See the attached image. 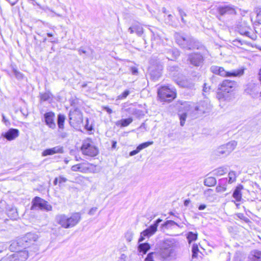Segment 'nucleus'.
I'll return each instance as SVG.
<instances>
[{"label": "nucleus", "mask_w": 261, "mask_h": 261, "mask_svg": "<svg viewBox=\"0 0 261 261\" xmlns=\"http://www.w3.org/2000/svg\"><path fill=\"white\" fill-rule=\"evenodd\" d=\"M178 116L180 119V124L184 126L187 116L196 117L198 115H201L208 112L211 109V105L208 99L201 101L198 106L194 107L192 103L189 102H184L179 107Z\"/></svg>", "instance_id": "obj_1"}, {"label": "nucleus", "mask_w": 261, "mask_h": 261, "mask_svg": "<svg viewBox=\"0 0 261 261\" xmlns=\"http://www.w3.org/2000/svg\"><path fill=\"white\" fill-rule=\"evenodd\" d=\"M236 88V83L234 82L225 80L222 83L217 94V98L221 107H223L221 104L222 102L230 101L234 98Z\"/></svg>", "instance_id": "obj_2"}, {"label": "nucleus", "mask_w": 261, "mask_h": 261, "mask_svg": "<svg viewBox=\"0 0 261 261\" xmlns=\"http://www.w3.org/2000/svg\"><path fill=\"white\" fill-rule=\"evenodd\" d=\"M83 154L91 157L95 156L98 153V149L95 145L91 139L87 138L84 140L81 147Z\"/></svg>", "instance_id": "obj_3"}, {"label": "nucleus", "mask_w": 261, "mask_h": 261, "mask_svg": "<svg viewBox=\"0 0 261 261\" xmlns=\"http://www.w3.org/2000/svg\"><path fill=\"white\" fill-rule=\"evenodd\" d=\"M176 95L175 89L171 86H164L158 90V96L163 101H171Z\"/></svg>", "instance_id": "obj_4"}, {"label": "nucleus", "mask_w": 261, "mask_h": 261, "mask_svg": "<svg viewBox=\"0 0 261 261\" xmlns=\"http://www.w3.org/2000/svg\"><path fill=\"white\" fill-rule=\"evenodd\" d=\"M237 145V143L234 141L229 142L219 146L215 150L214 153L218 156H227L235 149Z\"/></svg>", "instance_id": "obj_5"}, {"label": "nucleus", "mask_w": 261, "mask_h": 261, "mask_svg": "<svg viewBox=\"0 0 261 261\" xmlns=\"http://www.w3.org/2000/svg\"><path fill=\"white\" fill-rule=\"evenodd\" d=\"M211 70L213 73L222 76H237L242 75L244 73L243 69H240L232 72H227L223 68L217 66H212L211 67Z\"/></svg>", "instance_id": "obj_6"}, {"label": "nucleus", "mask_w": 261, "mask_h": 261, "mask_svg": "<svg viewBox=\"0 0 261 261\" xmlns=\"http://www.w3.org/2000/svg\"><path fill=\"white\" fill-rule=\"evenodd\" d=\"M38 239V237L36 234L34 233H28L23 238L13 241L11 244V247L12 248L16 243H20V246H24V247H26L30 244H33Z\"/></svg>", "instance_id": "obj_7"}, {"label": "nucleus", "mask_w": 261, "mask_h": 261, "mask_svg": "<svg viewBox=\"0 0 261 261\" xmlns=\"http://www.w3.org/2000/svg\"><path fill=\"white\" fill-rule=\"evenodd\" d=\"M96 166L88 162H84L73 165L71 169L74 172H80L83 173H93L95 171Z\"/></svg>", "instance_id": "obj_8"}, {"label": "nucleus", "mask_w": 261, "mask_h": 261, "mask_svg": "<svg viewBox=\"0 0 261 261\" xmlns=\"http://www.w3.org/2000/svg\"><path fill=\"white\" fill-rule=\"evenodd\" d=\"M29 256L27 251H18L11 255L5 256L2 261H25Z\"/></svg>", "instance_id": "obj_9"}, {"label": "nucleus", "mask_w": 261, "mask_h": 261, "mask_svg": "<svg viewBox=\"0 0 261 261\" xmlns=\"http://www.w3.org/2000/svg\"><path fill=\"white\" fill-rule=\"evenodd\" d=\"M175 39L177 43L183 48L191 49L195 47L193 44L194 41L190 37H186L179 34H176Z\"/></svg>", "instance_id": "obj_10"}, {"label": "nucleus", "mask_w": 261, "mask_h": 261, "mask_svg": "<svg viewBox=\"0 0 261 261\" xmlns=\"http://www.w3.org/2000/svg\"><path fill=\"white\" fill-rule=\"evenodd\" d=\"M32 209H41L50 211L51 210V206L46 201L39 197H36L33 201Z\"/></svg>", "instance_id": "obj_11"}, {"label": "nucleus", "mask_w": 261, "mask_h": 261, "mask_svg": "<svg viewBox=\"0 0 261 261\" xmlns=\"http://www.w3.org/2000/svg\"><path fill=\"white\" fill-rule=\"evenodd\" d=\"M81 219V216L79 213H74L70 216H67L68 228L75 226L79 223Z\"/></svg>", "instance_id": "obj_12"}, {"label": "nucleus", "mask_w": 261, "mask_h": 261, "mask_svg": "<svg viewBox=\"0 0 261 261\" xmlns=\"http://www.w3.org/2000/svg\"><path fill=\"white\" fill-rule=\"evenodd\" d=\"M45 124L50 128L54 129L56 127L55 122V115L52 112L46 113L44 115Z\"/></svg>", "instance_id": "obj_13"}, {"label": "nucleus", "mask_w": 261, "mask_h": 261, "mask_svg": "<svg viewBox=\"0 0 261 261\" xmlns=\"http://www.w3.org/2000/svg\"><path fill=\"white\" fill-rule=\"evenodd\" d=\"M69 116L70 120L75 123H81L83 121V114L78 109L71 110Z\"/></svg>", "instance_id": "obj_14"}, {"label": "nucleus", "mask_w": 261, "mask_h": 261, "mask_svg": "<svg viewBox=\"0 0 261 261\" xmlns=\"http://www.w3.org/2000/svg\"><path fill=\"white\" fill-rule=\"evenodd\" d=\"M155 226L151 225L149 228H147L145 230L143 231L140 233V237L139 239V243L143 241L145 239V237H149L152 236L156 231Z\"/></svg>", "instance_id": "obj_15"}, {"label": "nucleus", "mask_w": 261, "mask_h": 261, "mask_svg": "<svg viewBox=\"0 0 261 261\" xmlns=\"http://www.w3.org/2000/svg\"><path fill=\"white\" fill-rule=\"evenodd\" d=\"M191 63L195 66H199L203 61V57L197 53L192 54L189 56Z\"/></svg>", "instance_id": "obj_16"}, {"label": "nucleus", "mask_w": 261, "mask_h": 261, "mask_svg": "<svg viewBox=\"0 0 261 261\" xmlns=\"http://www.w3.org/2000/svg\"><path fill=\"white\" fill-rule=\"evenodd\" d=\"M63 149L62 147L60 146H56L51 148L47 149L44 150L42 153V155L43 156H45L49 155H53L55 153H63Z\"/></svg>", "instance_id": "obj_17"}, {"label": "nucleus", "mask_w": 261, "mask_h": 261, "mask_svg": "<svg viewBox=\"0 0 261 261\" xmlns=\"http://www.w3.org/2000/svg\"><path fill=\"white\" fill-rule=\"evenodd\" d=\"M55 220L56 222L62 227L68 228L67 215L65 214L58 215L56 216Z\"/></svg>", "instance_id": "obj_18"}, {"label": "nucleus", "mask_w": 261, "mask_h": 261, "mask_svg": "<svg viewBox=\"0 0 261 261\" xmlns=\"http://www.w3.org/2000/svg\"><path fill=\"white\" fill-rule=\"evenodd\" d=\"M18 134L19 131L18 129L11 128L4 135V136L8 140L11 141L17 138L18 136Z\"/></svg>", "instance_id": "obj_19"}, {"label": "nucleus", "mask_w": 261, "mask_h": 261, "mask_svg": "<svg viewBox=\"0 0 261 261\" xmlns=\"http://www.w3.org/2000/svg\"><path fill=\"white\" fill-rule=\"evenodd\" d=\"M174 246L175 242L173 239H166L163 242L161 247L174 251Z\"/></svg>", "instance_id": "obj_20"}, {"label": "nucleus", "mask_w": 261, "mask_h": 261, "mask_svg": "<svg viewBox=\"0 0 261 261\" xmlns=\"http://www.w3.org/2000/svg\"><path fill=\"white\" fill-rule=\"evenodd\" d=\"M173 251V250L161 247L160 250V255L163 259H166L171 256Z\"/></svg>", "instance_id": "obj_21"}, {"label": "nucleus", "mask_w": 261, "mask_h": 261, "mask_svg": "<svg viewBox=\"0 0 261 261\" xmlns=\"http://www.w3.org/2000/svg\"><path fill=\"white\" fill-rule=\"evenodd\" d=\"M179 55V53L178 50L177 49H170L167 53V58L169 60H173Z\"/></svg>", "instance_id": "obj_22"}, {"label": "nucleus", "mask_w": 261, "mask_h": 261, "mask_svg": "<svg viewBox=\"0 0 261 261\" xmlns=\"http://www.w3.org/2000/svg\"><path fill=\"white\" fill-rule=\"evenodd\" d=\"M250 261H261V251L254 250L249 256Z\"/></svg>", "instance_id": "obj_23"}, {"label": "nucleus", "mask_w": 261, "mask_h": 261, "mask_svg": "<svg viewBox=\"0 0 261 261\" xmlns=\"http://www.w3.org/2000/svg\"><path fill=\"white\" fill-rule=\"evenodd\" d=\"M234 9L230 6H226L219 8V12L221 15H224L226 13L231 14L234 12Z\"/></svg>", "instance_id": "obj_24"}, {"label": "nucleus", "mask_w": 261, "mask_h": 261, "mask_svg": "<svg viewBox=\"0 0 261 261\" xmlns=\"http://www.w3.org/2000/svg\"><path fill=\"white\" fill-rule=\"evenodd\" d=\"M133 122V118L131 117L126 118V119H122L119 121H118L116 124V125H120L121 127H125L128 126L129 124H130Z\"/></svg>", "instance_id": "obj_25"}, {"label": "nucleus", "mask_w": 261, "mask_h": 261, "mask_svg": "<svg viewBox=\"0 0 261 261\" xmlns=\"http://www.w3.org/2000/svg\"><path fill=\"white\" fill-rule=\"evenodd\" d=\"M242 189V186L237 187L233 193V197L237 201H240L242 198L241 190Z\"/></svg>", "instance_id": "obj_26"}, {"label": "nucleus", "mask_w": 261, "mask_h": 261, "mask_svg": "<svg viewBox=\"0 0 261 261\" xmlns=\"http://www.w3.org/2000/svg\"><path fill=\"white\" fill-rule=\"evenodd\" d=\"M150 247L148 243H141L138 246V251L140 253L145 254L149 250Z\"/></svg>", "instance_id": "obj_27"}, {"label": "nucleus", "mask_w": 261, "mask_h": 261, "mask_svg": "<svg viewBox=\"0 0 261 261\" xmlns=\"http://www.w3.org/2000/svg\"><path fill=\"white\" fill-rule=\"evenodd\" d=\"M227 170L226 168H224L223 167H220L214 170L213 171V174L214 175L219 176L224 175L227 172Z\"/></svg>", "instance_id": "obj_28"}, {"label": "nucleus", "mask_w": 261, "mask_h": 261, "mask_svg": "<svg viewBox=\"0 0 261 261\" xmlns=\"http://www.w3.org/2000/svg\"><path fill=\"white\" fill-rule=\"evenodd\" d=\"M8 216L9 217H10V218H11L12 219H13V220L17 219L18 217L17 210L15 208H11L8 212Z\"/></svg>", "instance_id": "obj_29"}, {"label": "nucleus", "mask_w": 261, "mask_h": 261, "mask_svg": "<svg viewBox=\"0 0 261 261\" xmlns=\"http://www.w3.org/2000/svg\"><path fill=\"white\" fill-rule=\"evenodd\" d=\"M204 185L208 187L214 186L216 184V180L213 177H208L204 180Z\"/></svg>", "instance_id": "obj_30"}, {"label": "nucleus", "mask_w": 261, "mask_h": 261, "mask_svg": "<svg viewBox=\"0 0 261 261\" xmlns=\"http://www.w3.org/2000/svg\"><path fill=\"white\" fill-rule=\"evenodd\" d=\"M65 117L64 115L59 114L58 116V125L60 128H63Z\"/></svg>", "instance_id": "obj_31"}, {"label": "nucleus", "mask_w": 261, "mask_h": 261, "mask_svg": "<svg viewBox=\"0 0 261 261\" xmlns=\"http://www.w3.org/2000/svg\"><path fill=\"white\" fill-rule=\"evenodd\" d=\"M197 238V234L192 232H189L187 235V239L189 243L195 241Z\"/></svg>", "instance_id": "obj_32"}, {"label": "nucleus", "mask_w": 261, "mask_h": 261, "mask_svg": "<svg viewBox=\"0 0 261 261\" xmlns=\"http://www.w3.org/2000/svg\"><path fill=\"white\" fill-rule=\"evenodd\" d=\"M236 174L234 171H230L228 173V183L231 184L236 180Z\"/></svg>", "instance_id": "obj_33"}, {"label": "nucleus", "mask_w": 261, "mask_h": 261, "mask_svg": "<svg viewBox=\"0 0 261 261\" xmlns=\"http://www.w3.org/2000/svg\"><path fill=\"white\" fill-rule=\"evenodd\" d=\"M153 141H148L146 142L143 143L141 144H140L138 147V150L140 151L141 150L148 147L149 146L153 144Z\"/></svg>", "instance_id": "obj_34"}, {"label": "nucleus", "mask_w": 261, "mask_h": 261, "mask_svg": "<svg viewBox=\"0 0 261 261\" xmlns=\"http://www.w3.org/2000/svg\"><path fill=\"white\" fill-rule=\"evenodd\" d=\"M192 257L193 258L197 257L198 256V253L199 252L198 247L197 244H193V245L192 246Z\"/></svg>", "instance_id": "obj_35"}, {"label": "nucleus", "mask_w": 261, "mask_h": 261, "mask_svg": "<svg viewBox=\"0 0 261 261\" xmlns=\"http://www.w3.org/2000/svg\"><path fill=\"white\" fill-rule=\"evenodd\" d=\"M52 95L49 92H46L41 95V99L43 101L49 100L51 98Z\"/></svg>", "instance_id": "obj_36"}, {"label": "nucleus", "mask_w": 261, "mask_h": 261, "mask_svg": "<svg viewBox=\"0 0 261 261\" xmlns=\"http://www.w3.org/2000/svg\"><path fill=\"white\" fill-rule=\"evenodd\" d=\"M174 80L179 86L183 87H188L187 82L185 80H180L178 78L174 79Z\"/></svg>", "instance_id": "obj_37"}, {"label": "nucleus", "mask_w": 261, "mask_h": 261, "mask_svg": "<svg viewBox=\"0 0 261 261\" xmlns=\"http://www.w3.org/2000/svg\"><path fill=\"white\" fill-rule=\"evenodd\" d=\"M134 233L132 231H127L125 234V238L127 242H130L133 238Z\"/></svg>", "instance_id": "obj_38"}, {"label": "nucleus", "mask_w": 261, "mask_h": 261, "mask_svg": "<svg viewBox=\"0 0 261 261\" xmlns=\"http://www.w3.org/2000/svg\"><path fill=\"white\" fill-rule=\"evenodd\" d=\"M155 255V252H151L148 253L146 257L145 258L144 261H154V256Z\"/></svg>", "instance_id": "obj_39"}, {"label": "nucleus", "mask_w": 261, "mask_h": 261, "mask_svg": "<svg viewBox=\"0 0 261 261\" xmlns=\"http://www.w3.org/2000/svg\"><path fill=\"white\" fill-rule=\"evenodd\" d=\"M169 70L170 71V74L172 76H176V72H178V68L177 67H170L169 68Z\"/></svg>", "instance_id": "obj_40"}, {"label": "nucleus", "mask_w": 261, "mask_h": 261, "mask_svg": "<svg viewBox=\"0 0 261 261\" xmlns=\"http://www.w3.org/2000/svg\"><path fill=\"white\" fill-rule=\"evenodd\" d=\"M13 73H14L15 77L17 79L20 80V79H21L23 78V74L21 72H20L19 71L17 70L16 69L13 68Z\"/></svg>", "instance_id": "obj_41"}, {"label": "nucleus", "mask_w": 261, "mask_h": 261, "mask_svg": "<svg viewBox=\"0 0 261 261\" xmlns=\"http://www.w3.org/2000/svg\"><path fill=\"white\" fill-rule=\"evenodd\" d=\"M129 94V91L128 90H125L121 94L119 95L118 96V99H122L125 98L128 96V95Z\"/></svg>", "instance_id": "obj_42"}, {"label": "nucleus", "mask_w": 261, "mask_h": 261, "mask_svg": "<svg viewBox=\"0 0 261 261\" xmlns=\"http://www.w3.org/2000/svg\"><path fill=\"white\" fill-rule=\"evenodd\" d=\"M134 29L136 33L138 35H141L143 33V28L139 25H135Z\"/></svg>", "instance_id": "obj_43"}, {"label": "nucleus", "mask_w": 261, "mask_h": 261, "mask_svg": "<svg viewBox=\"0 0 261 261\" xmlns=\"http://www.w3.org/2000/svg\"><path fill=\"white\" fill-rule=\"evenodd\" d=\"M256 21L258 23H261V8L256 11Z\"/></svg>", "instance_id": "obj_44"}, {"label": "nucleus", "mask_w": 261, "mask_h": 261, "mask_svg": "<svg viewBox=\"0 0 261 261\" xmlns=\"http://www.w3.org/2000/svg\"><path fill=\"white\" fill-rule=\"evenodd\" d=\"M58 179L59 184L64 183L67 181V179L63 176H59Z\"/></svg>", "instance_id": "obj_45"}, {"label": "nucleus", "mask_w": 261, "mask_h": 261, "mask_svg": "<svg viewBox=\"0 0 261 261\" xmlns=\"http://www.w3.org/2000/svg\"><path fill=\"white\" fill-rule=\"evenodd\" d=\"M127 256L125 254H122L118 258V261H125Z\"/></svg>", "instance_id": "obj_46"}, {"label": "nucleus", "mask_w": 261, "mask_h": 261, "mask_svg": "<svg viewBox=\"0 0 261 261\" xmlns=\"http://www.w3.org/2000/svg\"><path fill=\"white\" fill-rule=\"evenodd\" d=\"M97 210V208L96 207H92L90 210L88 214L90 215H93L95 214V213L96 212Z\"/></svg>", "instance_id": "obj_47"}, {"label": "nucleus", "mask_w": 261, "mask_h": 261, "mask_svg": "<svg viewBox=\"0 0 261 261\" xmlns=\"http://www.w3.org/2000/svg\"><path fill=\"white\" fill-rule=\"evenodd\" d=\"M168 225H177V224L173 221L169 220V221H167V222H166L164 224L165 226H168Z\"/></svg>", "instance_id": "obj_48"}, {"label": "nucleus", "mask_w": 261, "mask_h": 261, "mask_svg": "<svg viewBox=\"0 0 261 261\" xmlns=\"http://www.w3.org/2000/svg\"><path fill=\"white\" fill-rule=\"evenodd\" d=\"M216 190L218 192H224L226 191V188L224 187H222L221 186H219V187H217Z\"/></svg>", "instance_id": "obj_49"}, {"label": "nucleus", "mask_w": 261, "mask_h": 261, "mask_svg": "<svg viewBox=\"0 0 261 261\" xmlns=\"http://www.w3.org/2000/svg\"><path fill=\"white\" fill-rule=\"evenodd\" d=\"M140 151L138 150V148L137 147L136 149V150H134L133 151H132L130 153H129V155L130 156H133V155H135V154H137L138 152H139Z\"/></svg>", "instance_id": "obj_50"}, {"label": "nucleus", "mask_w": 261, "mask_h": 261, "mask_svg": "<svg viewBox=\"0 0 261 261\" xmlns=\"http://www.w3.org/2000/svg\"><path fill=\"white\" fill-rule=\"evenodd\" d=\"M162 220L160 219H158L154 223V224H153V225H152L153 226H155V228L156 229H157V227L159 225V224L162 221Z\"/></svg>", "instance_id": "obj_51"}, {"label": "nucleus", "mask_w": 261, "mask_h": 261, "mask_svg": "<svg viewBox=\"0 0 261 261\" xmlns=\"http://www.w3.org/2000/svg\"><path fill=\"white\" fill-rule=\"evenodd\" d=\"M162 66H159L158 67V70L157 71V74H156V76L158 77L160 76V75H161V71L162 70Z\"/></svg>", "instance_id": "obj_52"}, {"label": "nucleus", "mask_w": 261, "mask_h": 261, "mask_svg": "<svg viewBox=\"0 0 261 261\" xmlns=\"http://www.w3.org/2000/svg\"><path fill=\"white\" fill-rule=\"evenodd\" d=\"M249 32L248 31H240V34H242V35H245V36H249Z\"/></svg>", "instance_id": "obj_53"}, {"label": "nucleus", "mask_w": 261, "mask_h": 261, "mask_svg": "<svg viewBox=\"0 0 261 261\" xmlns=\"http://www.w3.org/2000/svg\"><path fill=\"white\" fill-rule=\"evenodd\" d=\"M104 110H105L109 114H111L112 113V110L108 107H105L103 108Z\"/></svg>", "instance_id": "obj_54"}, {"label": "nucleus", "mask_w": 261, "mask_h": 261, "mask_svg": "<svg viewBox=\"0 0 261 261\" xmlns=\"http://www.w3.org/2000/svg\"><path fill=\"white\" fill-rule=\"evenodd\" d=\"M131 70L133 74H136L138 72L137 69L135 67H132Z\"/></svg>", "instance_id": "obj_55"}, {"label": "nucleus", "mask_w": 261, "mask_h": 261, "mask_svg": "<svg viewBox=\"0 0 261 261\" xmlns=\"http://www.w3.org/2000/svg\"><path fill=\"white\" fill-rule=\"evenodd\" d=\"M206 207V205L205 204H201L199 205L198 209L199 210H203L205 209Z\"/></svg>", "instance_id": "obj_56"}, {"label": "nucleus", "mask_w": 261, "mask_h": 261, "mask_svg": "<svg viewBox=\"0 0 261 261\" xmlns=\"http://www.w3.org/2000/svg\"><path fill=\"white\" fill-rule=\"evenodd\" d=\"M128 31L129 32H130V34H133L135 30L134 29V27H130L129 29H128Z\"/></svg>", "instance_id": "obj_57"}, {"label": "nucleus", "mask_w": 261, "mask_h": 261, "mask_svg": "<svg viewBox=\"0 0 261 261\" xmlns=\"http://www.w3.org/2000/svg\"><path fill=\"white\" fill-rule=\"evenodd\" d=\"M79 53L80 55H82V54H85L86 51L84 49L80 48L79 49Z\"/></svg>", "instance_id": "obj_58"}, {"label": "nucleus", "mask_w": 261, "mask_h": 261, "mask_svg": "<svg viewBox=\"0 0 261 261\" xmlns=\"http://www.w3.org/2000/svg\"><path fill=\"white\" fill-rule=\"evenodd\" d=\"M245 91H246V92L247 93H248V94H252V91H251V90H250V89H249V87H248V88H246V89H245Z\"/></svg>", "instance_id": "obj_59"}, {"label": "nucleus", "mask_w": 261, "mask_h": 261, "mask_svg": "<svg viewBox=\"0 0 261 261\" xmlns=\"http://www.w3.org/2000/svg\"><path fill=\"white\" fill-rule=\"evenodd\" d=\"M250 86L251 87L252 89H253L254 91H256L257 88V86L254 85H251Z\"/></svg>", "instance_id": "obj_60"}, {"label": "nucleus", "mask_w": 261, "mask_h": 261, "mask_svg": "<svg viewBox=\"0 0 261 261\" xmlns=\"http://www.w3.org/2000/svg\"><path fill=\"white\" fill-rule=\"evenodd\" d=\"M86 129H87L89 130H91L92 129V127L91 126H89L88 124H87L85 126Z\"/></svg>", "instance_id": "obj_61"}, {"label": "nucleus", "mask_w": 261, "mask_h": 261, "mask_svg": "<svg viewBox=\"0 0 261 261\" xmlns=\"http://www.w3.org/2000/svg\"><path fill=\"white\" fill-rule=\"evenodd\" d=\"M209 89V88H208L206 86V84H204V86L203 87V91L205 92H206Z\"/></svg>", "instance_id": "obj_62"}, {"label": "nucleus", "mask_w": 261, "mask_h": 261, "mask_svg": "<svg viewBox=\"0 0 261 261\" xmlns=\"http://www.w3.org/2000/svg\"><path fill=\"white\" fill-rule=\"evenodd\" d=\"M190 203L189 200H186L185 201L184 204L185 206H187Z\"/></svg>", "instance_id": "obj_63"}, {"label": "nucleus", "mask_w": 261, "mask_h": 261, "mask_svg": "<svg viewBox=\"0 0 261 261\" xmlns=\"http://www.w3.org/2000/svg\"><path fill=\"white\" fill-rule=\"evenodd\" d=\"M116 142L113 141L112 148H115L116 147Z\"/></svg>", "instance_id": "obj_64"}]
</instances>
